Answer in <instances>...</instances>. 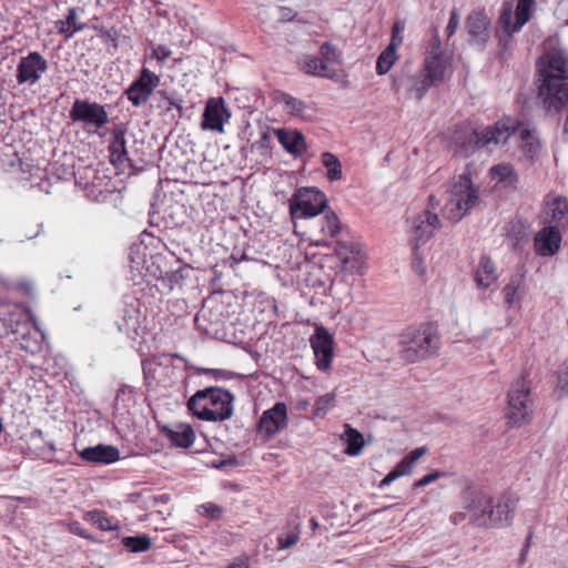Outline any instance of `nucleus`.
Returning <instances> with one entry per match:
<instances>
[{"instance_id":"nucleus-1","label":"nucleus","mask_w":568,"mask_h":568,"mask_svg":"<svg viewBox=\"0 0 568 568\" xmlns=\"http://www.w3.org/2000/svg\"><path fill=\"white\" fill-rule=\"evenodd\" d=\"M463 511L454 515V521L468 519L476 527H501L511 524L516 499L504 495L496 503L493 497L476 488H467L462 497Z\"/></svg>"},{"instance_id":"nucleus-2","label":"nucleus","mask_w":568,"mask_h":568,"mask_svg":"<svg viewBox=\"0 0 568 568\" xmlns=\"http://www.w3.org/2000/svg\"><path fill=\"white\" fill-rule=\"evenodd\" d=\"M537 65L538 99L547 111L559 112L568 101V54L551 48Z\"/></svg>"},{"instance_id":"nucleus-3","label":"nucleus","mask_w":568,"mask_h":568,"mask_svg":"<svg viewBox=\"0 0 568 568\" xmlns=\"http://www.w3.org/2000/svg\"><path fill=\"white\" fill-rule=\"evenodd\" d=\"M514 130V120L510 118L501 119L494 125L483 129H473L469 124L462 123L457 125L452 139L457 151L468 156L486 145L506 143Z\"/></svg>"},{"instance_id":"nucleus-4","label":"nucleus","mask_w":568,"mask_h":568,"mask_svg":"<svg viewBox=\"0 0 568 568\" xmlns=\"http://www.w3.org/2000/svg\"><path fill=\"white\" fill-rule=\"evenodd\" d=\"M233 400L231 392L220 387H207L197 390L187 400V408L200 419L223 422L233 415Z\"/></svg>"},{"instance_id":"nucleus-5","label":"nucleus","mask_w":568,"mask_h":568,"mask_svg":"<svg viewBox=\"0 0 568 568\" xmlns=\"http://www.w3.org/2000/svg\"><path fill=\"white\" fill-rule=\"evenodd\" d=\"M439 337L430 324L409 327L399 341V355L408 363L423 361L437 353Z\"/></svg>"},{"instance_id":"nucleus-6","label":"nucleus","mask_w":568,"mask_h":568,"mask_svg":"<svg viewBox=\"0 0 568 568\" xmlns=\"http://www.w3.org/2000/svg\"><path fill=\"white\" fill-rule=\"evenodd\" d=\"M477 200L478 190L474 187L469 176L462 174L450 184L443 214L447 220L457 223L475 206Z\"/></svg>"},{"instance_id":"nucleus-7","label":"nucleus","mask_w":568,"mask_h":568,"mask_svg":"<svg viewBox=\"0 0 568 568\" xmlns=\"http://www.w3.org/2000/svg\"><path fill=\"white\" fill-rule=\"evenodd\" d=\"M444 80L445 77L423 64L416 73L402 71L394 74L392 87L397 93L404 90L408 99L422 101L429 89L439 85Z\"/></svg>"},{"instance_id":"nucleus-8","label":"nucleus","mask_w":568,"mask_h":568,"mask_svg":"<svg viewBox=\"0 0 568 568\" xmlns=\"http://www.w3.org/2000/svg\"><path fill=\"white\" fill-rule=\"evenodd\" d=\"M327 207L326 195L316 187H300L288 200V212L296 233L297 220L316 217Z\"/></svg>"},{"instance_id":"nucleus-9","label":"nucleus","mask_w":568,"mask_h":568,"mask_svg":"<svg viewBox=\"0 0 568 568\" xmlns=\"http://www.w3.org/2000/svg\"><path fill=\"white\" fill-rule=\"evenodd\" d=\"M530 390L523 379L518 381L508 392L506 407L507 423L513 427H520L531 419L532 402Z\"/></svg>"},{"instance_id":"nucleus-10","label":"nucleus","mask_w":568,"mask_h":568,"mask_svg":"<svg viewBox=\"0 0 568 568\" xmlns=\"http://www.w3.org/2000/svg\"><path fill=\"white\" fill-rule=\"evenodd\" d=\"M439 202L432 195L425 210L416 214L410 221L412 239L415 247L430 240L435 232L440 230L443 223L436 212Z\"/></svg>"},{"instance_id":"nucleus-11","label":"nucleus","mask_w":568,"mask_h":568,"mask_svg":"<svg viewBox=\"0 0 568 568\" xmlns=\"http://www.w3.org/2000/svg\"><path fill=\"white\" fill-rule=\"evenodd\" d=\"M69 118L74 123H82L89 132H98L109 122L104 105L82 99H75L69 111Z\"/></svg>"},{"instance_id":"nucleus-12","label":"nucleus","mask_w":568,"mask_h":568,"mask_svg":"<svg viewBox=\"0 0 568 568\" xmlns=\"http://www.w3.org/2000/svg\"><path fill=\"white\" fill-rule=\"evenodd\" d=\"M232 113L222 97L209 98L202 113L200 128L202 131L224 133V126L230 122Z\"/></svg>"},{"instance_id":"nucleus-13","label":"nucleus","mask_w":568,"mask_h":568,"mask_svg":"<svg viewBox=\"0 0 568 568\" xmlns=\"http://www.w3.org/2000/svg\"><path fill=\"white\" fill-rule=\"evenodd\" d=\"M49 63L47 59L37 51H31L19 59L16 70L18 84L34 85L47 73Z\"/></svg>"},{"instance_id":"nucleus-14","label":"nucleus","mask_w":568,"mask_h":568,"mask_svg":"<svg viewBox=\"0 0 568 568\" xmlns=\"http://www.w3.org/2000/svg\"><path fill=\"white\" fill-rule=\"evenodd\" d=\"M535 0H518L515 9V22H513V8L509 3L505 4L499 16V24L504 31L511 36L518 32L531 18Z\"/></svg>"},{"instance_id":"nucleus-15","label":"nucleus","mask_w":568,"mask_h":568,"mask_svg":"<svg viewBox=\"0 0 568 568\" xmlns=\"http://www.w3.org/2000/svg\"><path fill=\"white\" fill-rule=\"evenodd\" d=\"M335 254L341 262L342 270L352 274H363L365 271L366 253L359 243L338 242Z\"/></svg>"},{"instance_id":"nucleus-16","label":"nucleus","mask_w":568,"mask_h":568,"mask_svg":"<svg viewBox=\"0 0 568 568\" xmlns=\"http://www.w3.org/2000/svg\"><path fill=\"white\" fill-rule=\"evenodd\" d=\"M159 84L160 77L148 68H142L139 78L125 90V95L134 106H140L146 103Z\"/></svg>"},{"instance_id":"nucleus-17","label":"nucleus","mask_w":568,"mask_h":568,"mask_svg":"<svg viewBox=\"0 0 568 568\" xmlns=\"http://www.w3.org/2000/svg\"><path fill=\"white\" fill-rule=\"evenodd\" d=\"M310 343L315 355L317 368L323 372L328 371L333 359V336L325 327L316 326Z\"/></svg>"},{"instance_id":"nucleus-18","label":"nucleus","mask_w":568,"mask_h":568,"mask_svg":"<svg viewBox=\"0 0 568 568\" xmlns=\"http://www.w3.org/2000/svg\"><path fill=\"white\" fill-rule=\"evenodd\" d=\"M312 225L313 243L316 246H323L329 243L332 239L341 232L342 224L334 211L326 207Z\"/></svg>"},{"instance_id":"nucleus-19","label":"nucleus","mask_w":568,"mask_h":568,"mask_svg":"<svg viewBox=\"0 0 568 568\" xmlns=\"http://www.w3.org/2000/svg\"><path fill=\"white\" fill-rule=\"evenodd\" d=\"M287 426V408L282 402L265 410L258 422V430L266 438L273 437Z\"/></svg>"},{"instance_id":"nucleus-20","label":"nucleus","mask_w":568,"mask_h":568,"mask_svg":"<svg viewBox=\"0 0 568 568\" xmlns=\"http://www.w3.org/2000/svg\"><path fill=\"white\" fill-rule=\"evenodd\" d=\"M424 65L435 70L446 78V73L452 65V57L442 48L440 38L437 31L434 32L429 49L425 53Z\"/></svg>"},{"instance_id":"nucleus-21","label":"nucleus","mask_w":568,"mask_h":568,"mask_svg":"<svg viewBox=\"0 0 568 568\" xmlns=\"http://www.w3.org/2000/svg\"><path fill=\"white\" fill-rule=\"evenodd\" d=\"M428 452L426 446L417 447L407 454L395 467L390 470L384 479L379 483V488L388 486L399 477L409 475L413 470L415 463L426 455Z\"/></svg>"},{"instance_id":"nucleus-22","label":"nucleus","mask_w":568,"mask_h":568,"mask_svg":"<svg viewBox=\"0 0 568 568\" xmlns=\"http://www.w3.org/2000/svg\"><path fill=\"white\" fill-rule=\"evenodd\" d=\"M561 235L555 226L540 230L535 236L536 253L541 256H551L560 247Z\"/></svg>"},{"instance_id":"nucleus-23","label":"nucleus","mask_w":568,"mask_h":568,"mask_svg":"<svg viewBox=\"0 0 568 568\" xmlns=\"http://www.w3.org/2000/svg\"><path fill=\"white\" fill-rule=\"evenodd\" d=\"M80 456L89 463L112 464L120 459V452L112 445H97L83 448Z\"/></svg>"},{"instance_id":"nucleus-24","label":"nucleus","mask_w":568,"mask_h":568,"mask_svg":"<svg viewBox=\"0 0 568 568\" xmlns=\"http://www.w3.org/2000/svg\"><path fill=\"white\" fill-rule=\"evenodd\" d=\"M490 21L483 9L473 10L466 19V29L473 41L485 42Z\"/></svg>"},{"instance_id":"nucleus-25","label":"nucleus","mask_w":568,"mask_h":568,"mask_svg":"<svg viewBox=\"0 0 568 568\" xmlns=\"http://www.w3.org/2000/svg\"><path fill=\"white\" fill-rule=\"evenodd\" d=\"M278 142L286 152L294 156L302 155L306 151L304 135L296 130L274 129Z\"/></svg>"},{"instance_id":"nucleus-26","label":"nucleus","mask_w":568,"mask_h":568,"mask_svg":"<svg viewBox=\"0 0 568 568\" xmlns=\"http://www.w3.org/2000/svg\"><path fill=\"white\" fill-rule=\"evenodd\" d=\"M498 278L497 268L487 255H483L474 272V281L478 288L487 290Z\"/></svg>"},{"instance_id":"nucleus-27","label":"nucleus","mask_w":568,"mask_h":568,"mask_svg":"<svg viewBox=\"0 0 568 568\" xmlns=\"http://www.w3.org/2000/svg\"><path fill=\"white\" fill-rule=\"evenodd\" d=\"M515 130L511 132V135L517 133L520 139V148L523 152L529 156L534 158L540 150V142L536 135L534 130H530L523 125H517L516 121H514Z\"/></svg>"},{"instance_id":"nucleus-28","label":"nucleus","mask_w":568,"mask_h":568,"mask_svg":"<svg viewBox=\"0 0 568 568\" xmlns=\"http://www.w3.org/2000/svg\"><path fill=\"white\" fill-rule=\"evenodd\" d=\"M524 282L525 280L523 275L514 274L503 288L504 300L508 308L520 304L524 297Z\"/></svg>"},{"instance_id":"nucleus-29","label":"nucleus","mask_w":568,"mask_h":568,"mask_svg":"<svg viewBox=\"0 0 568 568\" xmlns=\"http://www.w3.org/2000/svg\"><path fill=\"white\" fill-rule=\"evenodd\" d=\"M109 151L112 162L124 163L128 161L126 141L122 128L115 126L113 129Z\"/></svg>"},{"instance_id":"nucleus-30","label":"nucleus","mask_w":568,"mask_h":568,"mask_svg":"<svg viewBox=\"0 0 568 568\" xmlns=\"http://www.w3.org/2000/svg\"><path fill=\"white\" fill-rule=\"evenodd\" d=\"M341 439L346 444L345 453L349 456H358L364 447V437L349 424L344 425V433Z\"/></svg>"},{"instance_id":"nucleus-31","label":"nucleus","mask_w":568,"mask_h":568,"mask_svg":"<svg viewBox=\"0 0 568 568\" xmlns=\"http://www.w3.org/2000/svg\"><path fill=\"white\" fill-rule=\"evenodd\" d=\"M54 26L58 33L64 36L65 39L72 38L77 32L84 29V24L78 22L75 8H69L65 19L55 21Z\"/></svg>"},{"instance_id":"nucleus-32","label":"nucleus","mask_w":568,"mask_h":568,"mask_svg":"<svg viewBox=\"0 0 568 568\" xmlns=\"http://www.w3.org/2000/svg\"><path fill=\"white\" fill-rule=\"evenodd\" d=\"M168 437L172 445L187 448L193 444L195 434L189 425L181 424L170 429Z\"/></svg>"},{"instance_id":"nucleus-33","label":"nucleus","mask_w":568,"mask_h":568,"mask_svg":"<svg viewBox=\"0 0 568 568\" xmlns=\"http://www.w3.org/2000/svg\"><path fill=\"white\" fill-rule=\"evenodd\" d=\"M490 175L497 183L504 186H515L518 181V175L511 164L500 163L490 169Z\"/></svg>"},{"instance_id":"nucleus-34","label":"nucleus","mask_w":568,"mask_h":568,"mask_svg":"<svg viewBox=\"0 0 568 568\" xmlns=\"http://www.w3.org/2000/svg\"><path fill=\"white\" fill-rule=\"evenodd\" d=\"M396 58V45L390 42L377 59L376 72L379 75L386 74L395 63Z\"/></svg>"},{"instance_id":"nucleus-35","label":"nucleus","mask_w":568,"mask_h":568,"mask_svg":"<svg viewBox=\"0 0 568 568\" xmlns=\"http://www.w3.org/2000/svg\"><path fill=\"white\" fill-rule=\"evenodd\" d=\"M122 544L131 552H144L151 548L152 540L146 534H142L123 537Z\"/></svg>"},{"instance_id":"nucleus-36","label":"nucleus","mask_w":568,"mask_h":568,"mask_svg":"<svg viewBox=\"0 0 568 568\" xmlns=\"http://www.w3.org/2000/svg\"><path fill=\"white\" fill-rule=\"evenodd\" d=\"M278 102L284 105L286 113L293 116H303L306 110V104L302 100L287 93H281Z\"/></svg>"},{"instance_id":"nucleus-37","label":"nucleus","mask_w":568,"mask_h":568,"mask_svg":"<svg viewBox=\"0 0 568 568\" xmlns=\"http://www.w3.org/2000/svg\"><path fill=\"white\" fill-rule=\"evenodd\" d=\"M322 163L327 169L328 180L336 181L342 178V164L337 156H335L333 153H323Z\"/></svg>"},{"instance_id":"nucleus-38","label":"nucleus","mask_w":568,"mask_h":568,"mask_svg":"<svg viewBox=\"0 0 568 568\" xmlns=\"http://www.w3.org/2000/svg\"><path fill=\"white\" fill-rule=\"evenodd\" d=\"M85 519L101 530H114L116 525L112 524L111 519L101 510H91L85 514Z\"/></svg>"},{"instance_id":"nucleus-39","label":"nucleus","mask_w":568,"mask_h":568,"mask_svg":"<svg viewBox=\"0 0 568 568\" xmlns=\"http://www.w3.org/2000/svg\"><path fill=\"white\" fill-rule=\"evenodd\" d=\"M303 70L307 74L317 75V77H328L326 74L327 64L326 62L318 57H307L303 63Z\"/></svg>"},{"instance_id":"nucleus-40","label":"nucleus","mask_w":568,"mask_h":568,"mask_svg":"<svg viewBox=\"0 0 568 568\" xmlns=\"http://www.w3.org/2000/svg\"><path fill=\"white\" fill-rule=\"evenodd\" d=\"M335 397V393H327L316 398L314 403L313 416L324 417L327 414V412L333 407Z\"/></svg>"},{"instance_id":"nucleus-41","label":"nucleus","mask_w":568,"mask_h":568,"mask_svg":"<svg viewBox=\"0 0 568 568\" xmlns=\"http://www.w3.org/2000/svg\"><path fill=\"white\" fill-rule=\"evenodd\" d=\"M140 327L139 318L134 313H125L120 322L118 329L126 335L136 334Z\"/></svg>"},{"instance_id":"nucleus-42","label":"nucleus","mask_w":568,"mask_h":568,"mask_svg":"<svg viewBox=\"0 0 568 568\" xmlns=\"http://www.w3.org/2000/svg\"><path fill=\"white\" fill-rule=\"evenodd\" d=\"M172 51L165 45H150V53L145 54V61L149 59L156 60L160 64L171 55Z\"/></svg>"},{"instance_id":"nucleus-43","label":"nucleus","mask_w":568,"mask_h":568,"mask_svg":"<svg viewBox=\"0 0 568 568\" xmlns=\"http://www.w3.org/2000/svg\"><path fill=\"white\" fill-rule=\"evenodd\" d=\"M552 221H560L568 213V202L566 200L556 199L549 205Z\"/></svg>"},{"instance_id":"nucleus-44","label":"nucleus","mask_w":568,"mask_h":568,"mask_svg":"<svg viewBox=\"0 0 568 568\" xmlns=\"http://www.w3.org/2000/svg\"><path fill=\"white\" fill-rule=\"evenodd\" d=\"M298 540H300L298 531H290L286 534H282L277 538L278 549H281V550L288 549L292 546H294L295 544H297Z\"/></svg>"},{"instance_id":"nucleus-45","label":"nucleus","mask_w":568,"mask_h":568,"mask_svg":"<svg viewBox=\"0 0 568 568\" xmlns=\"http://www.w3.org/2000/svg\"><path fill=\"white\" fill-rule=\"evenodd\" d=\"M321 59L326 61H335L337 59L336 49L329 42H324L320 48Z\"/></svg>"},{"instance_id":"nucleus-46","label":"nucleus","mask_w":568,"mask_h":568,"mask_svg":"<svg viewBox=\"0 0 568 568\" xmlns=\"http://www.w3.org/2000/svg\"><path fill=\"white\" fill-rule=\"evenodd\" d=\"M443 476V473L435 470L414 483V488L427 486Z\"/></svg>"},{"instance_id":"nucleus-47","label":"nucleus","mask_w":568,"mask_h":568,"mask_svg":"<svg viewBox=\"0 0 568 568\" xmlns=\"http://www.w3.org/2000/svg\"><path fill=\"white\" fill-rule=\"evenodd\" d=\"M459 22H460L459 14H458L457 10L454 9L450 12V17H449L448 24L446 28V32H447L448 37H452L456 32V30L459 27Z\"/></svg>"},{"instance_id":"nucleus-48","label":"nucleus","mask_w":568,"mask_h":568,"mask_svg":"<svg viewBox=\"0 0 568 568\" xmlns=\"http://www.w3.org/2000/svg\"><path fill=\"white\" fill-rule=\"evenodd\" d=\"M159 94L169 103L168 110L174 108L179 111L182 110V100L175 98L174 95L170 94L168 91H159Z\"/></svg>"},{"instance_id":"nucleus-49","label":"nucleus","mask_w":568,"mask_h":568,"mask_svg":"<svg viewBox=\"0 0 568 568\" xmlns=\"http://www.w3.org/2000/svg\"><path fill=\"white\" fill-rule=\"evenodd\" d=\"M278 21L282 23L291 22L296 18V12L288 7H278Z\"/></svg>"},{"instance_id":"nucleus-50","label":"nucleus","mask_w":568,"mask_h":568,"mask_svg":"<svg viewBox=\"0 0 568 568\" xmlns=\"http://www.w3.org/2000/svg\"><path fill=\"white\" fill-rule=\"evenodd\" d=\"M201 508L203 510L202 514L211 519H217L221 517L222 510L219 506H216L214 504L209 503V504L202 505Z\"/></svg>"},{"instance_id":"nucleus-51","label":"nucleus","mask_w":568,"mask_h":568,"mask_svg":"<svg viewBox=\"0 0 568 568\" xmlns=\"http://www.w3.org/2000/svg\"><path fill=\"white\" fill-rule=\"evenodd\" d=\"M69 530L82 538L90 539L91 537L85 532V530L81 527V525L78 521H73L69 524Z\"/></svg>"},{"instance_id":"nucleus-52","label":"nucleus","mask_w":568,"mask_h":568,"mask_svg":"<svg viewBox=\"0 0 568 568\" xmlns=\"http://www.w3.org/2000/svg\"><path fill=\"white\" fill-rule=\"evenodd\" d=\"M271 139V133L268 131H263L256 144L258 148L267 149L270 146Z\"/></svg>"},{"instance_id":"nucleus-53","label":"nucleus","mask_w":568,"mask_h":568,"mask_svg":"<svg viewBox=\"0 0 568 568\" xmlns=\"http://www.w3.org/2000/svg\"><path fill=\"white\" fill-rule=\"evenodd\" d=\"M226 568H250L248 559L245 557L237 558L231 564H229Z\"/></svg>"},{"instance_id":"nucleus-54","label":"nucleus","mask_w":568,"mask_h":568,"mask_svg":"<svg viewBox=\"0 0 568 568\" xmlns=\"http://www.w3.org/2000/svg\"><path fill=\"white\" fill-rule=\"evenodd\" d=\"M132 393V388L128 385H122L118 392H116V396H115V404L118 405V403L120 402V399L122 397H124L126 394H131Z\"/></svg>"},{"instance_id":"nucleus-55","label":"nucleus","mask_w":568,"mask_h":568,"mask_svg":"<svg viewBox=\"0 0 568 568\" xmlns=\"http://www.w3.org/2000/svg\"><path fill=\"white\" fill-rule=\"evenodd\" d=\"M530 539H531V536H528L527 540H526V544L520 552V556H519V561L520 564H524L526 561V555L529 550V546H530Z\"/></svg>"},{"instance_id":"nucleus-56","label":"nucleus","mask_w":568,"mask_h":568,"mask_svg":"<svg viewBox=\"0 0 568 568\" xmlns=\"http://www.w3.org/2000/svg\"><path fill=\"white\" fill-rule=\"evenodd\" d=\"M403 30V27L397 22L393 27L392 42L395 43L397 34Z\"/></svg>"},{"instance_id":"nucleus-57","label":"nucleus","mask_w":568,"mask_h":568,"mask_svg":"<svg viewBox=\"0 0 568 568\" xmlns=\"http://www.w3.org/2000/svg\"><path fill=\"white\" fill-rule=\"evenodd\" d=\"M413 266H414L415 271L418 272L419 274H423L425 271L424 266L422 265L420 262L417 261V258H414Z\"/></svg>"},{"instance_id":"nucleus-58","label":"nucleus","mask_w":568,"mask_h":568,"mask_svg":"<svg viewBox=\"0 0 568 568\" xmlns=\"http://www.w3.org/2000/svg\"><path fill=\"white\" fill-rule=\"evenodd\" d=\"M154 499H155V501H160V503L166 504L170 500V495L162 494L160 496H156Z\"/></svg>"},{"instance_id":"nucleus-59","label":"nucleus","mask_w":568,"mask_h":568,"mask_svg":"<svg viewBox=\"0 0 568 568\" xmlns=\"http://www.w3.org/2000/svg\"><path fill=\"white\" fill-rule=\"evenodd\" d=\"M152 365V362L149 361V359H144L142 362V367H143V372L144 374L146 375L148 374V371H149V367Z\"/></svg>"},{"instance_id":"nucleus-60","label":"nucleus","mask_w":568,"mask_h":568,"mask_svg":"<svg viewBox=\"0 0 568 568\" xmlns=\"http://www.w3.org/2000/svg\"><path fill=\"white\" fill-rule=\"evenodd\" d=\"M19 286L23 288L26 292H30L32 290V284L30 282L20 283Z\"/></svg>"},{"instance_id":"nucleus-61","label":"nucleus","mask_w":568,"mask_h":568,"mask_svg":"<svg viewBox=\"0 0 568 568\" xmlns=\"http://www.w3.org/2000/svg\"><path fill=\"white\" fill-rule=\"evenodd\" d=\"M310 523H311V526H312V528H313V529H316V528H317L318 524H317V520H316L315 518H312V519L310 520Z\"/></svg>"},{"instance_id":"nucleus-62","label":"nucleus","mask_w":568,"mask_h":568,"mask_svg":"<svg viewBox=\"0 0 568 568\" xmlns=\"http://www.w3.org/2000/svg\"><path fill=\"white\" fill-rule=\"evenodd\" d=\"M33 325H34V327H36L37 329H39V327H38V323H37V321H36L34 318H33Z\"/></svg>"},{"instance_id":"nucleus-63","label":"nucleus","mask_w":568,"mask_h":568,"mask_svg":"<svg viewBox=\"0 0 568 568\" xmlns=\"http://www.w3.org/2000/svg\"><path fill=\"white\" fill-rule=\"evenodd\" d=\"M34 433L40 435V436L42 435V430H40V429H37Z\"/></svg>"},{"instance_id":"nucleus-64","label":"nucleus","mask_w":568,"mask_h":568,"mask_svg":"<svg viewBox=\"0 0 568 568\" xmlns=\"http://www.w3.org/2000/svg\"><path fill=\"white\" fill-rule=\"evenodd\" d=\"M226 463L225 462H222L220 465H217L216 467L217 468H221L222 466H224Z\"/></svg>"}]
</instances>
